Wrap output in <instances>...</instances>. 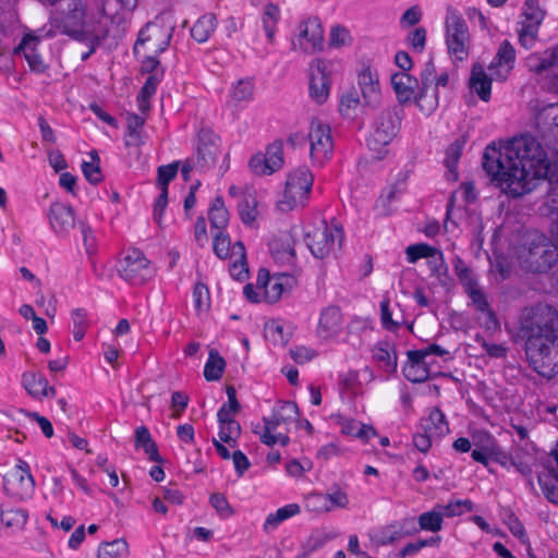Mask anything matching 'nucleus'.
I'll list each match as a JSON object with an SVG mask.
<instances>
[{"label": "nucleus", "mask_w": 558, "mask_h": 558, "mask_svg": "<svg viewBox=\"0 0 558 558\" xmlns=\"http://www.w3.org/2000/svg\"><path fill=\"white\" fill-rule=\"evenodd\" d=\"M280 19V10L274 3H267L262 15V23L265 34L270 43L274 41L277 23Z\"/></svg>", "instance_id": "58836bf2"}, {"label": "nucleus", "mask_w": 558, "mask_h": 558, "mask_svg": "<svg viewBox=\"0 0 558 558\" xmlns=\"http://www.w3.org/2000/svg\"><path fill=\"white\" fill-rule=\"evenodd\" d=\"M156 270L140 250L130 251L119 268L120 277L132 286H142L155 277Z\"/></svg>", "instance_id": "9d476101"}, {"label": "nucleus", "mask_w": 558, "mask_h": 558, "mask_svg": "<svg viewBox=\"0 0 558 558\" xmlns=\"http://www.w3.org/2000/svg\"><path fill=\"white\" fill-rule=\"evenodd\" d=\"M427 264L434 276L445 275L448 270L447 264L444 258V254L441 251L437 250V253L430 257H428Z\"/></svg>", "instance_id": "0e129e2a"}, {"label": "nucleus", "mask_w": 558, "mask_h": 558, "mask_svg": "<svg viewBox=\"0 0 558 558\" xmlns=\"http://www.w3.org/2000/svg\"><path fill=\"white\" fill-rule=\"evenodd\" d=\"M49 221L58 235H66L75 227V216L72 206L53 203L49 208Z\"/></svg>", "instance_id": "6ab92c4d"}, {"label": "nucleus", "mask_w": 558, "mask_h": 558, "mask_svg": "<svg viewBox=\"0 0 558 558\" xmlns=\"http://www.w3.org/2000/svg\"><path fill=\"white\" fill-rule=\"evenodd\" d=\"M373 357L386 373L397 372L398 356L393 343L387 340L378 341L373 348Z\"/></svg>", "instance_id": "412c9836"}, {"label": "nucleus", "mask_w": 558, "mask_h": 558, "mask_svg": "<svg viewBox=\"0 0 558 558\" xmlns=\"http://www.w3.org/2000/svg\"><path fill=\"white\" fill-rule=\"evenodd\" d=\"M219 138L210 131L202 130L198 134L196 166L209 169L216 165L219 153Z\"/></svg>", "instance_id": "f3484780"}, {"label": "nucleus", "mask_w": 558, "mask_h": 558, "mask_svg": "<svg viewBox=\"0 0 558 558\" xmlns=\"http://www.w3.org/2000/svg\"><path fill=\"white\" fill-rule=\"evenodd\" d=\"M444 517L436 505L433 510L423 512L417 518L420 531H429L436 533L441 530Z\"/></svg>", "instance_id": "e433bc0d"}, {"label": "nucleus", "mask_w": 558, "mask_h": 558, "mask_svg": "<svg viewBox=\"0 0 558 558\" xmlns=\"http://www.w3.org/2000/svg\"><path fill=\"white\" fill-rule=\"evenodd\" d=\"M537 482H538V485H539L545 498L549 502L558 506V488H557L556 484L554 483V480L551 478V476L549 474L548 475L539 474L537 476Z\"/></svg>", "instance_id": "603ef678"}, {"label": "nucleus", "mask_w": 558, "mask_h": 558, "mask_svg": "<svg viewBox=\"0 0 558 558\" xmlns=\"http://www.w3.org/2000/svg\"><path fill=\"white\" fill-rule=\"evenodd\" d=\"M162 80V73L148 75L137 95L138 109L142 112L149 110V98L156 93L158 84Z\"/></svg>", "instance_id": "72a5a7b5"}, {"label": "nucleus", "mask_w": 558, "mask_h": 558, "mask_svg": "<svg viewBox=\"0 0 558 558\" xmlns=\"http://www.w3.org/2000/svg\"><path fill=\"white\" fill-rule=\"evenodd\" d=\"M310 501H320L319 509L324 511H329L335 507L345 508L349 502L347 494L341 489L330 494H312L310 495Z\"/></svg>", "instance_id": "7c9ffc66"}, {"label": "nucleus", "mask_w": 558, "mask_h": 558, "mask_svg": "<svg viewBox=\"0 0 558 558\" xmlns=\"http://www.w3.org/2000/svg\"><path fill=\"white\" fill-rule=\"evenodd\" d=\"M545 11L538 5L537 0H526L522 15L524 21L522 25L527 26V33L538 32L545 17Z\"/></svg>", "instance_id": "cd10ccee"}, {"label": "nucleus", "mask_w": 558, "mask_h": 558, "mask_svg": "<svg viewBox=\"0 0 558 558\" xmlns=\"http://www.w3.org/2000/svg\"><path fill=\"white\" fill-rule=\"evenodd\" d=\"M226 361L216 350H211L204 366V377L207 381L219 380L225 372Z\"/></svg>", "instance_id": "c9c22d12"}, {"label": "nucleus", "mask_w": 558, "mask_h": 558, "mask_svg": "<svg viewBox=\"0 0 558 558\" xmlns=\"http://www.w3.org/2000/svg\"><path fill=\"white\" fill-rule=\"evenodd\" d=\"M484 436L489 442V448L487 449L489 452V459L501 464L502 466H507L508 464L511 465V460L513 457L505 452L489 434H484Z\"/></svg>", "instance_id": "3c124183"}, {"label": "nucleus", "mask_w": 558, "mask_h": 558, "mask_svg": "<svg viewBox=\"0 0 558 558\" xmlns=\"http://www.w3.org/2000/svg\"><path fill=\"white\" fill-rule=\"evenodd\" d=\"M401 538L405 536L414 535L420 531L417 520L413 517L403 518L402 520L396 521Z\"/></svg>", "instance_id": "69168bd1"}, {"label": "nucleus", "mask_w": 558, "mask_h": 558, "mask_svg": "<svg viewBox=\"0 0 558 558\" xmlns=\"http://www.w3.org/2000/svg\"><path fill=\"white\" fill-rule=\"evenodd\" d=\"M254 94V83L252 80H240L231 92V99L235 102L250 101Z\"/></svg>", "instance_id": "49530a36"}, {"label": "nucleus", "mask_w": 558, "mask_h": 558, "mask_svg": "<svg viewBox=\"0 0 558 558\" xmlns=\"http://www.w3.org/2000/svg\"><path fill=\"white\" fill-rule=\"evenodd\" d=\"M44 4L54 5L48 21L49 28L45 31V37L53 38L57 35H65L78 43L89 39L90 33L86 29V4L84 0H38Z\"/></svg>", "instance_id": "7ed1b4c3"}, {"label": "nucleus", "mask_w": 558, "mask_h": 558, "mask_svg": "<svg viewBox=\"0 0 558 558\" xmlns=\"http://www.w3.org/2000/svg\"><path fill=\"white\" fill-rule=\"evenodd\" d=\"M78 228L83 236V243L85 246L86 254L89 258H92L97 253L96 236L94 235L90 226H88L84 221L78 222Z\"/></svg>", "instance_id": "5fc2aeb1"}, {"label": "nucleus", "mask_w": 558, "mask_h": 558, "mask_svg": "<svg viewBox=\"0 0 558 558\" xmlns=\"http://www.w3.org/2000/svg\"><path fill=\"white\" fill-rule=\"evenodd\" d=\"M256 214L257 210L255 207V203L253 202L252 204V202L247 197H244L239 204V215L241 221L244 225H252L256 219Z\"/></svg>", "instance_id": "052dcab7"}, {"label": "nucleus", "mask_w": 558, "mask_h": 558, "mask_svg": "<svg viewBox=\"0 0 558 558\" xmlns=\"http://www.w3.org/2000/svg\"><path fill=\"white\" fill-rule=\"evenodd\" d=\"M537 81L543 89L551 93H558V65L555 66V71H549V73H547L546 78L541 77L537 78Z\"/></svg>", "instance_id": "774afa93"}, {"label": "nucleus", "mask_w": 558, "mask_h": 558, "mask_svg": "<svg viewBox=\"0 0 558 558\" xmlns=\"http://www.w3.org/2000/svg\"><path fill=\"white\" fill-rule=\"evenodd\" d=\"M314 177L311 170L303 166L288 175L282 198L277 205L281 211H289L298 206H304L313 186Z\"/></svg>", "instance_id": "423d86ee"}, {"label": "nucleus", "mask_w": 558, "mask_h": 558, "mask_svg": "<svg viewBox=\"0 0 558 558\" xmlns=\"http://www.w3.org/2000/svg\"><path fill=\"white\" fill-rule=\"evenodd\" d=\"M404 377L412 383H423L428 379L429 372L425 365L404 364Z\"/></svg>", "instance_id": "6e6d98bb"}, {"label": "nucleus", "mask_w": 558, "mask_h": 558, "mask_svg": "<svg viewBox=\"0 0 558 558\" xmlns=\"http://www.w3.org/2000/svg\"><path fill=\"white\" fill-rule=\"evenodd\" d=\"M34 488L35 480L28 463L19 459L15 469L3 477L4 492L16 500H25L32 497Z\"/></svg>", "instance_id": "9b49d317"}, {"label": "nucleus", "mask_w": 558, "mask_h": 558, "mask_svg": "<svg viewBox=\"0 0 558 558\" xmlns=\"http://www.w3.org/2000/svg\"><path fill=\"white\" fill-rule=\"evenodd\" d=\"M295 278L286 272L272 276V280L264 292L265 300L268 303L277 302L282 294L289 293L295 286Z\"/></svg>", "instance_id": "5701e85b"}, {"label": "nucleus", "mask_w": 558, "mask_h": 558, "mask_svg": "<svg viewBox=\"0 0 558 558\" xmlns=\"http://www.w3.org/2000/svg\"><path fill=\"white\" fill-rule=\"evenodd\" d=\"M519 259L529 271L546 272L558 262V246L544 233L527 231L523 235Z\"/></svg>", "instance_id": "20e7f679"}, {"label": "nucleus", "mask_w": 558, "mask_h": 558, "mask_svg": "<svg viewBox=\"0 0 558 558\" xmlns=\"http://www.w3.org/2000/svg\"><path fill=\"white\" fill-rule=\"evenodd\" d=\"M518 337L524 341L526 360L533 371L554 378L558 374V308L544 303L524 308Z\"/></svg>", "instance_id": "f03ea898"}, {"label": "nucleus", "mask_w": 558, "mask_h": 558, "mask_svg": "<svg viewBox=\"0 0 558 558\" xmlns=\"http://www.w3.org/2000/svg\"><path fill=\"white\" fill-rule=\"evenodd\" d=\"M463 144L453 142L446 150L445 165L453 180L458 179L457 165L462 154Z\"/></svg>", "instance_id": "c03bdc74"}, {"label": "nucleus", "mask_w": 558, "mask_h": 558, "mask_svg": "<svg viewBox=\"0 0 558 558\" xmlns=\"http://www.w3.org/2000/svg\"><path fill=\"white\" fill-rule=\"evenodd\" d=\"M413 101L416 102L418 109L424 114H432L438 107L437 88H432V86H420Z\"/></svg>", "instance_id": "c85d7f7f"}, {"label": "nucleus", "mask_w": 558, "mask_h": 558, "mask_svg": "<svg viewBox=\"0 0 558 558\" xmlns=\"http://www.w3.org/2000/svg\"><path fill=\"white\" fill-rule=\"evenodd\" d=\"M558 62V53L556 50H547L545 56L532 54L527 59L530 71L534 72L538 78H546L549 71H555Z\"/></svg>", "instance_id": "393cba45"}, {"label": "nucleus", "mask_w": 558, "mask_h": 558, "mask_svg": "<svg viewBox=\"0 0 558 558\" xmlns=\"http://www.w3.org/2000/svg\"><path fill=\"white\" fill-rule=\"evenodd\" d=\"M515 50L509 40H504L488 65L490 75L496 81H505L514 68Z\"/></svg>", "instance_id": "dca6fc26"}, {"label": "nucleus", "mask_w": 558, "mask_h": 558, "mask_svg": "<svg viewBox=\"0 0 558 558\" xmlns=\"http://www.w3.org/2000/svg\"><path fill=\"white\" fill-rule=\"evenodd\" d=\"M241 435V425L235 420L219 424V438L222 442L234 447Z\"/></svg>", "instance_id": "79ce46f5"}, {"label": "nucleus", "mask_w": 558, "mask_h": 558, "mask_svg": "<svg viewBox=\"0 0 558 558\" xmlns=\"http://www.w3.org/2000/svg\"><path fill=\"white\" fill-rule=\"evenodd\" d=\"M179 169V161L159 166L157 169V186L162 190L175 178Z\"/></svg>", "instance_id": "8fccbe9b"}, {"label": "nucleus", "mask_w": 558, "mask_h": 558, "mask_svg": "<svg viewBox=\"0 0 558 558\" xmlns=\"http://www.w3.org/2000/svg\"><path fill=\"white\" fill-rule=\"evenodd\" d=\"M407 43L413 50L422 52L425 49L426 29L424 27H416L411 31L407 36Z\"/></svg>", "instance_id": "680f3d73"}, {"label": "nucleus", "mask_w": 558, "mask_h": 558, "mask_svg": "<svg viewBox=\"0 0 558 558\" xmlns=\"http://www.w3.org/2000/svg\"><path fill=\"white\" fill-rule=\"evenodd\" d=\"M464 292L471 300V305L475 311L483 315V317H478L480 325L488 331L497 330L499 328V322L496 313L492 308L487 295L478 283H468V287L464 288Z\"/></svg>", "instance_id": "4468645a"}, {"label": "nucleus", "mask_w": 558, "mask_h": 558, "mask_svg": "<svg viewBox=\"0 0 558 558\" xmlns=\"http://www.w3.org/2000/svg\"><path fill=\"white\" fill-rule=\"evenodd\" d=\"M390 82L400 106L413 102L421 86L416 77L405 72H397L391 75Z\"/></svg>", "instance_id": "a211bd4d"}, {"label": "nucleus", "mask_w": 558, "mask_h": 558, "mask_svg": "<svg viewBox=\"0 0 558 558\" xmlns=\"http://www.w3.org/2000/svg\"><path fill=\"white\" fill-rule=\"evenodd\" d=\"M495 80L492 75L488 76L480 63L472 66L469 80L470 88L477 94L481 100L488 101L492 96V81Z\"/></svg>", "instance_id": "4be33fe9"}, {"label": "nucleus", "mask_w": 558, "mask_h": 558, "mask_svg": "<svg viewBox=\"0 0 558 558\" xmlns=\"http://www.w3.org/2000/svg\"><path fill=\"white\" fill-rule=\"evenodd\" d=\"M73 322V338L75 341H81L87 329V312L84 308H75L72 311Z\"/></svg>", "instance_id": "09e8293b"}, {"label": "nucleus", "mask_w": 558, "mask_h": 558, "mask_svg": "<svg viewBox=\"0 0 558 558\" xmlns=\"http://www.w3.org/2000/svg\"><path fill=\"white\" fill-rule=\"evenodd\" d=\"M324 29L318 19L302 21L299 25L296 40L292 41L294 50L300 49L307 54L315 53L323 49Z\"/></svg>", "instance_id": "f8f14e48"}, {"label": "nucleus", "mask_w": 558, "mask_h": 558, "mask_svg": "<svg viewBox=\"0 0 558 558\" xmlns=\"http://www.w3.org/2000/svg\"><path fill=\"white\" fill-rule=\"evenodd\" d=\"M482 166L494 184L512 198L534 191L551 171L546 151L530 135L515 138L504 147L488 145Z\"/></svg>", "instance_id": "f257e3e1"}, {"label": "nucleus", "mask_w": 558, "mask_h": 558, "mask_svg": "<svg viewBox=\"0 0 558 558\" xmlns=\"http://www.w3.org/2000/svg\"><path fill=\"white\" fill-rule=\"evenodd\" d=\"M209 502L221 517L228 518L233 514V509L223 494H211Z\"/></svg>", "instance_id": "bf43d9fd"}, {"label": "nucleus", "mask_w": 558, "mask_h": 558, "mask_svg": "<svg viewBox=\"0 0 558 558\" xmlns=\"http://www.w3.org/2000/svg\"><path fill=\"white\" fill-rule=\"evenodd\" d=\"M217 26V19L215 14L208 13L201 16L191 28V36L197 43H205L214 33Z\"/></svg>", "instance_id": "c756f323"}, {"label": "nucleus", "mask_w": 558, "mask_h": 558, "mask_svg": "<svg viewBox=\"0 0 558 558\" xmlns=\"http://www.w3.org/2000/svg\"><path fill=\"white\" fill-rule=\"evenodd\" d=\"M343 229L335 219L328 223L322 220L318 226H314L305 232V242L313 256L323 259L329 256L336 246H341L343 240Z\"/></svg>", "instance_id": "39448f33"}, {"label": "nucleus", "mask_w": 558, "mask_h": 558, "mask_svg": "<svg viewBox=\"0 0 558 558\" xmlns=\"http://www.w3.org/2000/svg\"><path fill=\"white\" fill-rule=\"evenodd\" d=\"M208 219L210 227L217 229L218 231H222V229L227 227L229 221V213L221 196L214 198L208 211Z\"/></svg>", "instance_id": "473e14b6"}, {"label": "nucleus", "mask_w": 558, "mask_h": 558, "mask_svg": "<svg viewBox=\"0 0 558 558\" xmlns=\"http://www.w3.org/2000/svg\"><path fill=\"white\" fill-rule=\"evenodd\" d=\"M46 377L38 373L25 372L22 375V385L35 399H41L43 388L46 385Z\"/></svg>", "instance_id": "ea45409f"}, {"label": "nucleus", "mask_w": 558, "mask_h": 558, "mask_svg": "<svg viewBox=\"0 0 558 558\" xmlns=\"http://www.w3.org/2000/svg\"><path fill=\"white\" fill-rule=\"evenodd\" d=\"M469 29L464 19L456 11H448L446 16V45L448 52L458 61L466 59Z\"/></svg>", "instance_id": "6e6552de"}, {"label": "nucleus", "mask_w": 558, "mask_h": 558, "mask_svg": "<svg viewBox=\"0 0 558 558\" xmlns=\"http://www.w3.org/2000/svg\"><path fill=\"white\" fill-rule=\"evenodd\" d=\"M194 307L197 312L207 311L210 306V293L207 284L203 282L195 283L192 292Z\"/></svg>", "instance_id": "37998d69"}, {"label": "nucleus", "mask_w": 558, "mask_h": 558, "mask_svg": "<svg viewBox=\"0 0 558 558\" xmlns=\"http://www.w3.org/2000/svg\"><path fill=\"white\" fill-rule=\"evenodd\" d=\"M250 169L253 173L257 175H269V169L267 165V159L264 155L257 154L254 155L248 162Z\"/></svg>", "instance_id": "338daca9"}, {"label": "nucleus", "mask_w": 558, "mask_h": 558, "mask_svg": "<svg viewBox=\"0 0 558 558\" xmlns=\"http://www.w3.org/2000/svg\"><path fill=\"white\" fill-rule=\"evenodd\" d=\"M310 142V157L313 165L324 166L333 155V141L328 124L320 120H313L307 134Z\"/></svg>", "instance_id": "1a4fd4ad"}, {"label": "nucleus", "mask_w": 558, "mask_h": 558, "mask_svg": "<svg viewBox=\"0 0 558 558\" xmlns=\"http://www.w3.org/2000/svg\"><path fill=\"white\" fill-rule=\"evenodd\" d=\"M421 429L439 439L449 433V425L445 414L438 408H434L427 417L421 420Z\"/></svg>", "instance_id": "a878e982"}, {"label": "nucleus", "mask_w": 558, "mask_h": 558, "mask_svg": "<svg viewBox=\"0 0 558 558\" xmlns=\"http://www.w3.org/2000/svg\"><path fill=\"white\" fill-rule=\"evenodd\" d=\"M330 63L316 59L310 66V96L318 105L324 104L329 96Z\"/></svg>", "instance_id": "ddd939ff"}, {"label": "nucleus", "mask_w": 558, "mask_h": 558, "mask_svg": "<svg viewBox=\"0 0 558 558\" xmlns=\"http://www.w3.org/2000/svg\"><path fill=\"white\" fill-rule=\"evenodd\" d=\"M274 258L281 264L293 266L296 259L294 242L290 235H283L271 246Z\"/></svg>", "instance_id": "bb28decb"}, {"label": "nucleus", "mask_w": 558, "mask_h": 558, "mask_svg": "<svg viewBox=\"0 0 558 558\" xmlns=\"http://www.w3.org/2000/svg\"><path fill=\"white\" fill-rule=\"evenodd\" d=\"M453 268L457 277L463 286V289L468 287V283L474 284L477 282L476 278L472 274V270L463 263L460 257L454 259Z\"/></svg>", "instance_id": "4d7b16f0"}, {"label": "nucleus", "mask_w": 558, "mask_h": 558, "mask_svg": "<svg viewBox=\"0 0 558 558\" xmlns=\"http://www.w3.org/2000/svg\"><path fill=\"white\" fill-rule=\"evenodd\" d=\"M437 248L426 243H417L409 245L405 250L407 259L409 263H416L421 258H427L435 255Z\"/></svg>", "instance_id": "a18cd8bd"}, {"label": "nucleus", "mask_w": 558, "mask_h": 558, "mask_svg": "<svg viewBox=\"0 0 558 558\" xmlns=\"http://www.w3.org/2000/svg\"><path fill=\"white\" fill-rule=\"evenodd\" d=\"M403 116L399 106L384 109L375 119L373 131L367 138V145L373 150H379L388 145L398 134Z\"/></svg>", "instance_id": "0eeeda50"}, {"label": "nucleus", "mask_w": 558, "mask_h": 558, "mask_svg": "<svg viewBox=\"0 0 558 558\" xmlns=\"http://www.w3.org/2000/svg\"><path fill=\"white\" fill-rule=\"evenodd\" d=\"M39 37L26 34L21 43L13 49V54L23 53L31 70L36 73H44L47 69L43 57L36 51Z\"/></svg>", "instance_id": "aec40b11"}, {"label": "nucleus", "mask_w": 558, "mask_h": 558, "mask_svg": "<svg viewBox=\"0 0 558 558\" xmlns=\"http://www.w3.org/2000/svg\"><path fill=\"white\" fill-rule=\"evenodd\" d=\"M301 508L298 504H289L279 508L276 512L269 513L264 522V531L269 532L279 526L283 521L299 514Z\"/></svg>", "instance_id": "2f4dec72"}, {"label": "nucleus", "mask_w": 558, "mask_h": 558, "mask_svg": "<svg viewBox=\"0 0 558 558\" xmlns=\"http://www.w3.org/2000/svg\"><path fill=\"white\" fill-rule=\"evenodd\" d=\"M343 315L337 305H329L320 311L316 335L318 338L329 340L337 338L342 331Z\"/></svg>", "instance_id": "2eb2a0df"}, {"label": "nucleus", "mask_w": 558, "mask_h": 558, "mask_svg": "<svg viewBox=\"0 0 558 558\" xmlns=\"http://www.w3.org/2000/svg\"><path fill=\"white\" fill-rule=\"evenodd\" d=\"M400 538L401 536L396 521L377 529L372 535V539L380 546L392 544Z\"/></svg>", "instance_id": "a19ab883"}, {"label": "nucleus", "mask_w": 558, "mask_h": 558, "mask_svg": "<svg viewBox=\"0 0 558 558\" xmlns=\"http://www.w3.org/2000/svg\"><path fill=\"white\" fill-rule=\"evenodd\" d=\"M267 159V165L270 174H272L275 171L279 170L283 165V151L281 144L272 143L270 144L267 149L266 154L264 155Z\"/></svg>", "instance_id": "de8ad7c7"}, {"label": "nucleus", "mask_w": 558, "mask_h": 558, "mask_svg": "<svg viewBox=\"0 0 558 558\" xmlns=\"http://www.w3.org/2000/svg\"><path fill=\"white\" fill-rule=\"evenodd\" d=\"M213 248L217 257L226 259L230 255L231 241L228 234L222 231H218L214 235Z\"/></svg>", "instance_id": "864d4df0"}, {"label": "nucleus", "mask_w": 558, "mask_h": 558, "mask_svg": "<svg viewBox=\"0 0 558 558\" xmlns=\"http://www.w3.org/2000/svg\"><path fill=\"white\" fill-rule=\"evenodd\" d=\"M362 96L367 105H375L379 99V83L376 74L369 68L363 69L357 77Z\"/></svg>", "instance_id": "b1692460"}, {"label": "nucleus", "mask_w": 558, "mask_h": 558, "mask_svg": "<svg viewBox=\"0 0 558 558\" xmlns=\"http://www.w3.org/2000/svg\"><path fill=\"white\" fill-rule=\"evenodd\" d=\"M28 513L23 509L4 510L0 506V521L8 529L22 530L27 522Z\"/></svg>", "instance_id": "4c0bfd02"}, {"label": "nucleus", "mask_w": 558, "mask_h": 558, "mask_svg": "<svg viewBox=\"0 0 558 558\" xmlns=\"http://www.w3.org/2000/svg\"><path fill=\"white\" fill-rule=\"evenodd\" d=\"M380 319L383 327L389 331H396L400 327V323L392 319L390 310V301L388 298L380 302Z\"/></svg>", "instance_id": "13d9d810"}, {"label": "nucleus", "mask_w": 558, "mask_h": 558, "mask_svg": "<svg viewBox=\"0 0 558 558\" xmlns=\"http://www.w3.org/2000/svg\"><path fill=\"white\" fill-rule=\"evenodd\" d=\"M82 172L85 179L93 185H97L102 181L100 163L83 161Z\"/></svg>", "instance_id": "e2e57ef3"}, {"label": "nucleus", "mask_w": 558, "mask_h": 558, "mask_svg": "<svg viewBox=\"0 0 558 558\" xmlns=\"http://www.w3.org/2000/svg\"><path fill=\"white\" fill-rule=\"evenodd\" d=\"M129 545L124 538L104 542L99 545L97 558H126Z\"/></svg>", "instance_id": "f704fd0d"}]
</instances>
